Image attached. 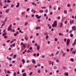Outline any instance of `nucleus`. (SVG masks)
<instances>
[{"instance_id": "obj_22", "label": "nucleus", "mask_w": 76, "mask_h": 76, "mask_svg": "<svg viewBox=\"0 0 76 76\" xmlns=\"http://www.w3.org/2000/svg\"><path fill=\"white\" fill-rule=\"evenodd\" d=\"M70 60H71V61H72V62H73V61H74V59H73V58H71L70 59Z\"/></svg>"}, {"instance_id": "obj_32", "label": "nucleus", "mask_w": 76, "mask_h": 76, "mask_svg": "<svg viewBox=\"0 0 76 76\" xmlns=\"http://www.w3.org/2000/svg\"><path fill=\"white\" fill-rule=\"evenodd\" d=\"M25 12H23L22 13V15H25Z\"/></svg>"}, {"instance_id": "obj_16", "label": "nucleus", "mask_w": 76, "mask_h": 76, "mask_svg": "<svg viewBox=\"0 0 76 76\" xmlns=\"http://www.w3.org/2000/svg\"><path fill=\"white\" fill-rule=\"evenodd\" d=\"M17 75V73L16 72H15L14 73L13 75L14 76H16Z\"/></svg>"}, {"instance_id": "obj_3", "label": "nucleus", "mask_w": 76, "mask_h": 76, "mask_svg": "<svg viewBox=\"0 0 76 76\" xmlns=\"http://www.w3.org/2000/svg\"><path fill=\"white\" fill-rule=\"evenodd\" d=\"M37 18V19H40L41 18V16H39L38 15H36L35 16ZM39 16V17H38Z\"/></svg>"}, {"instance_id": "obj_49", "label": "nucleus", "mask_w": 76, "mask_h": 76, "mask_svg": "<svg viewBox=\"0 0 76 76\" xmlns=\"http://www.w3.org/2000/svg\"><path fill=\"white\" fill-rule=\"evenodd\" d=\"M12 31L13 32H15V30L14 29H13L12 30Z\"/></svg>"}, {"instance_id": "obj_44", "label": "nucleus", "mask_w": 76, "mask_h": 76, "mask_svg": "<svg viewBox=\"0 0 76 76\" xmlns=\"http://www.w3.org/2000/svg\"><path fill=\"white\" fill-rule=\"evenodd\" d=\"M29 50H32V47H30L29 48Z\"/></svg>"}, {"instance_id": "obj_23", "label": "nucleus", "mask_w": 76, "mask_h": 76, "mask_svg": "<svg viewBox=\"0 0 76 76\" xmlns=\"http://www.w3.org/2000/svg\"><path fill=\"white\" fill-rule=\"evenodd\" d=\"M67 10H65L64 11V13H65V14H67Z\"/></svg>"}, {"instance_id": "obj_31", "label": "nucleus", "mask_w": 76, "mask_h": 76, "mask_svg": "<svg viewBox=\"0 0 76 76\" xmlns=\"http://www.w3.org/2000/svg\"><path fill=\"white\" fill-rule=\"evenodd\" d=\"M5 23H4L1 25V26H3L4 25H5Z\"/></svg>"}, {"instance_id": "obj_27", "label": "nucleus", "mask_w": 76, "mask_h": 76, "mask_svg": "<svg viewBox=\"0 0 76 76\" xmlns=\"http://www.w3.org/2000/svg\"><path fill=\"white\" fill-rule=\"evenodd\" d=\"M4 38H5V39H6L7 38V36H4Z\"/></svg>"}, {"instance_id": "obj_36", "label": "nucleus", "mask_w": 76, "mask_h": 76, "mask_svg": "<svg viewBox=\"0 0 76 76\" xmlns=\"http://www.w3.org/2000/svg\"><path fill=\"white\" fill-rule=\"evenodd\" d=\"M32 72H31L30 73H29V76H31L32 75Z\"/></svg>"}, {"instance_id": "obj_53", "label": "nucleus", "mask_w": 76, "mask_h": 76, "mask_svg": "<svg viewBox=\"0 0 76 76\" xmlns=\"http://www.w3.org/2000/svg\"><path fill=\"white\" fill-rule=\"evenodd\" d=\"M66 44H67V46H69V42H66Z\"/></svg>"}, {"instance_id": "obj_5", "label": "nucleus", "mask_w": 76, "mask_h": 76, "mask_svg": "<svg viewBox=\"0 0 76 76\" xmlns=\"http://www.w3.org/2000/svg\"><path fill=\"white\" fill-rule=\"evenodd\" d=\"M12 25L10 24L9 26V27L8 28V31H10V28H12Z\"/></svg>"}, {"instance_id": "obj_62", "label": "nucleus", "mask_w": 76, "mask_h": 76, "mask_svg": "<svg viewBox=\"0 0 76 76\" xmlns=\"http://www.w3.org/2000/svg\"><path fill=\"white\" fill-rule=\"evenodd\" d=\"M63 69H66V67L65 66H64L63 67Z\"/></svg>"}, {"instance_id": "obj_37", "label": "nucleus", "mask_w": 76, "mask_h": 76, "mask_svg": "<svg viewBox=\"0 0 76 76\" xmlns=\"http://www.w3.org/2000/svg\"><path fill=\"white\" fill-rule=\"evenodd\" d=\"M7 3H10V2H11V1H10V0H7Z\"/></svg>"}, {"instance_id": "obj_33", "label": "nucleus", "mask_w": 76, "mask_h": 76, "mask_svg": "<svg viewBox=\"0 0 76 76\" xmlns=\"http://www.w3.org/2000/svg\"><path fill=\"white\" fill-rule=\"evenodd\" d=\"M28 24V23L26 22L25 24H24L25 26H26Z\"/></svg>"}, {"instance_id": "obj_14", "label": "nucleus", "mask_w": 76, "mask_h": 76, "mask_svg": "<svg viewBox=\"0 0 76 76\" xmlns=\"http://www.w3.org/2000/svg\"><path fill=\"white\" fill-rule=\"evenodd\" d=\"M23 76H26V75H27L26 74V73H24L23 74Z\"/></svg>"}, {"instance_id": "obj_54", "label": "nucleus", "mask_w": 76, "mask_h": 76, "mask_svg": "<svg viewBox=\"0 0 76 76\" xmlns=\"http://www.w3.org/2000/svg\"><path fill=\"white\" fill-rule=\"evenodd\" d=\"M55 41H58V39L57 38H56L55 39Z\"/></svg>"}, {"instance_id": "obj_29", "label": "nucleus", "mask_w": 76, "mask_h": 76, "mask_svg": "<svg viewBox=\"0 0 76 76\" xmlns=\"http://www.w3.org/2000/svg\"><path fill=\"white\" fill-rule=\"evenodd\" d=\"M54 69H57V66H55L54 67Z\"/></svg>"}, {"instance_id": "obj_4", "label": "nucleus", "mask_w": 76, "mask_h": 76, "mask_svg": "<svg viewBox=\"0 0 76 76\" xmlns=\"http://www.w3.org/2000/svg\"><path fill=\"white\" fill-rule=\"evenodd\" d=\"M72 28L73 31H75V30H76V26H72Z\"/></svg>"}, {"instance_id": "obj_35", "label": "nucleus", "mask_w": 76, "mask_h": 76, "mask_svg": "<svg viewBox=\"0 0 76 76\" xmlns=\"http://www.w3.org/2000/svg\"><path fill=\"white\" fill-rule=\"evenodd\" d=\"M17 35H18V34H17L16 33H14V35L15 37H16Z\"/></svg>"}, {"instance_id": "obj_26", "label": "nucleus", "mask_w": 76, "mask_h": 76, "mask_svg": "<svg viewBox=\"0 0 76 76\" xmlns=\"http://www.w3.org/2000/svg\"><path fill=\"white\" fill-rule=\"evenodd\" d=\"M70 36L71 37H73V34H70Z\"/></svg>"}, {"instance_id": "obj_45", "label": "nucleus", "mask_w": 76, "mask_h": 76, "mask_svg": "<svg viewBox=\"0 0 76 76\" xmlns=\"http://www.w3.org/2000/svg\"><path fill=\"white\" fill-rule=\"evenodd\" d=\"M39 56V53H38L37 55V57H38Z\"/></svg>"}, {"instance_id": "obj_15", "label": "nucleus", "mask_w": 76, "mask_h": 76, "mask_svg": "<svg viewBox=\"0 0 76 76\" xmlns=\"http://www.w3.org/2000/svg\"><path fill=\"white\" fill-rule=\"evenodd\" d=\"M9 12V9H7L6 11V13H8Z\"/></svg>"}, {"instance_id": "obj_61", "label": "nucleus", "mask_w": 76, "mask_h": 76, "mask_svg": "<svg viewBox=\"0 0 76 76\" xmlns=\"http://www.w3.org/2000/svg\"><path fill=\"white\" fill-rule=\"evenodd\" d=\"M73 50V48H71V49H70L71 51H72V50Z\"/></svg>"}, {"instance_id": "obj_17", "label": "nucleus", "mask_w": 76, "mask_h": 76, "mask_svg": "<svg viewBox=\"0 0 76 76\" xmlns=\"http://www.w3.org/2000/svg\"><path fill=\"white\" fill-rule=\"evenodd\" d=\"M76 42H75V41H74V43H73L72 45H73V46H75V45H76Z\"/></svg>"}, {"instance_id": "obj_58", "label": "nucleus", "mask_w": 76, "mask_h": 76, "mask_svg": "<svg viewBox=\"0 0 76 76\" xmlns=\"http://www.w3.org/2000/svg\"><path fill=\"white\" fill-rule=\"evenodd\" d=\"M35 46H37V47L38 45V43H36L35 44Z\"/></svg>"}, {"instance_id": "obj_2", "label": "nucleus", "mask_w": 76, "mask_h": 76, "mask_svg": "<svg viewBox=\"0 0 76 76\" xmlns=\"http://www.w3.org/2000/svg\"><path fill=\"white\" fill-rule=\"evenodd\" d=\"M24 39H25V40H26V41H28V35H26Z\"/></svg>"}, {"instance_id": "obj_11", "label": "nucleus", "mask_w": 76, "mask_h": 76, "mask_svg": "<svg viewBox=\"0 0 76 76\" xmlns=\"http://www.w3.org/2000/svg\"><path fill=\"white\" fill-rule=\"evenodd\" d=\"M32 63H35V59H32Z\"/></svg>"}, {"instance_id": "obj_48", "label": "nucleus", "mask_w": 76, "mask_h": 76, "mask_svg": "<svg viewBox=\"0 0 76 76\" xmlns=\"http://www.w3.org/2000/svg\"><path fill=\"white\" fill-rule=\"evenodd\" d=\"M29 10H30V9L28 8L27 9V12H28Z\"/></svg>"}, {"instance_id": "obj_7", "label": "nucleus", "mask_w": 76, "mask_h": 76, "mask_svg": "<svg viewBox=\"0 0 76 76\" xmlns=\"http://www.w3.org/2000/svg\"><path fill=\"white\" fill-rule=\"evenodd\" d=\"M7 59H8V60H10H10H12V58H9V57L8 56H7Z\"/></svg>"}, {"instance_id": "obj_43", "label": "nucleus", "mask_w": 76, "mask_h": 76, "mask_svg": "<svg viewBox=\"0 0 76 76\" xmlns=\"http://www.w3.org/2000/svg\"><path fill=\"white\" fill-rule=\"evenodd\" d=\"M23 42H22L20 43V45H21V46H22V45H23Z\"/></svg>"}, {"instance_id": "obj_39", "label": "nucleus", "mask_w": 76, "mask_h": 76, "mask_svg": "<svg viewBox=\"0 0 76 76\" xmlns=\"http://www.w3.org/2000/svg\"><path fill=\"white\" fill-rule=\"evenodd\" d=\"M13 6H14V4H12L11 5V7H13Z\"/></svg>"}, {"instance_id": "obj_50", "label": "nucleus", "mask_w": 76, "mask_h": 76, "mask_svg": "<svg viewBox=\"0 0 76 76\" xmlns=\"http://www.w3.org/2000/svg\"><path fill=\"white\" fill-rule=\"evenodd\" d=\"M67 23V20L65 21L64 22V23L65 24H66Z\"/></svg>"}, {"instance_id": "obj_60", "label": "nucleus", "mask_w": 76, "mask_h": 76, "mask_svg": "<svg viewBox=\"0 0 76 76\" xmlns=\"http://www.w3.org/2000/svg\"><path fill=\"white\" fill-rule=\"evenodd\" d=\"M4 71L5 73H7V71L6 70V69H5L4 70Z\"/></svg>"}, {"instance_id": "obj_46", "label": "nucleus", "mask_w": 76, "mask_h": 76, "mask_svg": "<svg viewBox=\"0 0 76 76\" xmlns=\"http://www.w3.org/2000/svg\"><path fill=\"white\" fill-rule=\"evenodd\" d=\"M0 5H1V6H3V4H2V3H1V2H0Z\"/></svg>"}, {"instance_id": "obj_40", "label": "nucleus", "mask_w": 76, "mask_h": 76, "mask_svg": "<svg viewBox=\"0 0 76 76\" xmlns=\"http://www.w3.org/2000/svg\"><path fill=\"white\" fill-rule=\"evenodd\" d=\"M38 73H41V71H40V70H39L38 71Z\"/></svg>"}, {"instance_id": "obj_1", "label": "nucleus", "mask_w": 76, "mask_h": 76, "mask_svg": "<svg viewBox=\"0 0 76 76\" xmlns=\"http://www.w3.org/2000/svg\"><path fill=\"white\" fill-rule=\"evenodd\" d=\"M57 21H54L53 24L52 25V26L53 28H54V27L57 26Z\"/></svg>"}, {"instance_id": "obj_52", "label": "nucleus", "mask_w": 76, "mask_h": 76, "mask_svg": "<svg viewBox=\"0 0 76 76\" xmlns=\"http://www.w3.org/2000/svg\"><path fill=\"white\" fill-rule=\"evenodd\" d=\"M72 19H74L75 18V16H74L72 15Z\"/></svg>"}, {"instance_id": "obj_64", "label": "nucleus", "mask_w": 76, "mask_h": 76, "mask_svg": "<svg viewBox=\"0 0 76 76\" xmlns=\"http://www.w3.org/2000/svg\"><path fill=\"white\" fill-rule=\"evenodd\" d=\"M35 3L33 2L32 3V5H35Z\"/></svg>"}, {"instance_id": "obj_47", "label": "nucleus", "mask_w": 76, "mask_h": 76, "mask_svg": "<svg viewBox=\"0 0 76 76\" xmlns=\"http://www.w3.org/2000/svg\"><path fill=\"white\" fill-rule=\"evenodd\" d=\"M56 62H57V63L59 62V60H58V59H57L56 61Z\"/></svg>"}, {"instance_id": "obj_59", "label": "nucleus", "mask_w": 76, "mask_h": 76, "mask_svg": "<svg viewBox=\"0 0 76 76\" xmlns=\"http://www.w3.org/2000/svg\"><path fill=\"white\" fill-rule=\"evenodd\" d=\"M13 42H14V41L13 40H12V41H11L10 42L11 44H12V43H13Z\"/></svg>"}, {"instance_id": "obj_20", "label": "nucleus", "mask_w": 76, "mask_h": 76, "mask_svg": "<svg viewBox=\"0 0 76 76\" xmlns=\"http://www.w3.org/2000/svg\"><path fill=\"white\" fill-rule=\"evenodd\" d=\"M7 21V18H6L4 20V23H5Z\"/></svg>"}, {"instance_id": "obj_25", "label": "nucleus", "mask_w": 76, "mask_h": 76, "mask_svg": "<svg viewBox=\"0 0 76 76\" xmlns=\"http://www.w3.org/2000/svg\"><path fill=\"white\" fill-rule=\"evenodd\" d=\"M7 73H9V74H11V73H12L11 72H10V71H8L7 72Z\"/></svg>"}, {"instance_id": "obj_18", "label": "nucleus", "mask_w": 76, "mask_h": 76, "mask_svg": "<svg viewBox=\"0 0 76 76\" xmlns=\"http://www.w3.org/2000/svg\"><path fill=\"white\" fill-rule=\"evenodd\" d=\"M43 11L42 10H41L39 11V13H43Z\"/></svg>"}, {"instance_id": "obj_9", "label": "nucleus", "mask_w": 76, "mask_h": 76, "mask_svg": "<svg viewBox=\"0 0 76 76\" xmlns=\"http://www.w3.org/2000/svg\"><path fill=\"white\" fill-rule=\"evenodd\" d=\"M41 29V27L39 26H38L36 28V29Z\"/></svg>"}, {"instance_id": "obj_34", "label": "nucleus", "mask_w": 76, "mask_h": 76, "mask_svg": "<svg viewBox=\"0 0 76 76\" xmlns=\"http://www.w3.org/2000/svg\"><path fill=\"white\" fill-rule=\"evenodd\" d=\"M45 12L46 13H47L48 12V9H46V10L45 11Z\"/></svg>"}, {"instance_id": "obj_55", "label": "nucleus", "mask_w": 76, "mask_h": 76, "mask_svg": "<svg viewBox=\"0 0 76 76\" xmlns=\"http://www.w3.org/2000/svg\"><path fill=\"white\" fill-rule=\"evenodd\" d=\"M64 42H66V41H67V39H64Z\"/></svg>"}, {"instance_id": "obj_12", "label": "nucleus", "mask_w": 76, "mask_h": 76, "mask_svg": "<svg viewBox=\"0 0 76 76\" xmlns=\"http://www.w3.org/2000/svg\"><path fill=\"white\" fill-rule=\"evenodd\" d=\"M49 38V36H48L47 35L46 36V40H47V39H48Z\"/></svg>"}, {"instance_id": "obj_24", "label": "nucleus", "mask_w": 76, "mask_h": 76, "mask_svg": "<svg viewBox=\"0 0 76 76\" xmlns=\"http://www.w3.org/2000/svg\"><path fill=\"white\" fill-rule=\"evenodd\" d=\"M59 35H62V36H63V33H59Z\"/></svg>"}, {"instance_id": "obj_30", "label": "nucleus", "mask_w": 76, "mask_h": 76, "mask_svg": "<svg viewBox=\"0 0 76 76\" xmlns=\"http://www.w3.org/2000/svg\"><path fill=\"white\" fill-rule=\"evenodd\" d=\"M16 55H15L13 57V58H16Z\"/></svg>"}, {"instance_id": "obj_19", "label": "nucleus", "mask_w": 76, "mask_h": 76, "mask_svg": "<svg viewBox=\"0 0 76 76\" xmlns=\"http://www.w3.org/2000/svg\"><path fill=\"white\" fill-rule=\"evenodd\" d=\"M65 75H66V76H69V74L67 72H66L65 74Z\"/></svg>"}, {"instance_id": "obj_13", "label": "nucleus", "mask_w": 76, "mask_h": 76, "mask_svg": "<svg viewBox=\"0 0 76 76\" xmlns=\"http://www.w3.org/2000/svg\"><path fill=\"white\" fill-rule=\"evenodd\" d=\"M17 4H18L16 6V7L17 8L18 7H19V4H20L19 3H18Z\"/></svg>"}, {"instance_id": "obj_56", "label": "nucleus", "mask_w": 76, "mask_h": 76, "mask_svg": "<svg viewBox=\"0 0 76 76\" xmlns=\"http://www.w3.org/2000/svg\"><path fill=\"white\" fill-rule=\"evenodd\" d=\"M22 72H23H23H25V70L24 69H23L22 71Z\"/></svg>"}, {"instance_id": "obj_42", "label": "nucleus", "mask_w": 76, "mask_h": 76, "mask_svg": "<svg viewBox=\"0 0 76 76\" xmlns=\"http://www.w3.org/2000/svg\"><path fill=\"white\" fill-rule=\"evenodd\" d=\"M56 7H54L53 8V10H56Z\"/></svg>"}, {"instance_id": "obj_21", "label": "nucleus", "mask_w": 76, "mask_h": 76, "mask_svg": "<svg viewBox=\"0 0 76 76\" xmlns=\"http://www.w3.org/2000/svg\"><path fill=\"white\" fill-rule=\"evenodd\" d=\"M6 35V33H4L2 34V36L3 37H4V36H5V35Z\"/></svg>"}, {"instance_id": "obj_63", "label": "nucleus", "mask_w": 76, "mask_h": 76, "mask_svg": "<svg viewBox=\"0 0 76 76\" xmlns=\"http://www.w3.org/2000/svg\"><path fill=\"white\" fill-rule=\"evenodd\" d=\"M27 53H29L31 52V50H28L27 51Z\"/></svg>"}, {"instance_id": "obj_57", "label": "nucleus", "mask_w": 76, "mask_h": 76, "mask_svg": "<svg viewBox=\"0 0 76 76\" xmlns=\"http://www.w3.org/2000/svg\"><path fill=\"white\" fill-rule=\"evenodd\" d=\"M13 47H15V43H14L12 45Z\"/></svg>"}, {"instance_id": "obj_8", "label": "nucleus", "mask_w": 76, "mask_h": 76, "mask_svg": "<svg viewBox=\"0 0 76 76\" xmlns=\"http://www.w3.org/2000/svg\"><path fill=\"white\" fill-rule=\"evenodd\" d=\"M40 48V46H39V45H38L37 46V50H39Z\"/></svg>"}, {"instance_id": "obj_6", "label": "nucleus", "mask_w": 76, "mask_h": 76, "mask_svg": "<svg viewBox=\"0 0 76 76\" xmlns=\"http://www.w3.org/2000/svg\"><path fill=\"white\" fill-rule=\"evenodd\" d=\"M70 25H72V23H74V20H72V21L71 20H70Z\"/></svg>"}, {"instance_id": "obj_51", "label": "nucleus", "mask_w": 76, "mask_h": 76, "mask_svg": "<svg viewBox=\"0 0 76 76\" xmlns=\"http://www.w3.org/2000/svg\"><path fill=\"white\" fill-rule=\"evenodd\" d=\"M33 13L34 14L35 13H36V10H34V11H33Z\"/></svg>"}, {"instance_id": "obj_41", "label": "nucleus", "mask_w": 76, "mask_h": 76, "mask_svg": "<svg viewBox=\"0 0 76 76\" xmlns=\"http://www.w3.org/2000/svg\"><path fill=\"white\" fill-rule=\"evenodd\" d=\"M58 54H59V51H58L56 53V54L57 55Z\"/></svg>"}, {"instance_id": "obj_28", "label": "nucleus", "mask_w": 76, "mask_h": 76, "mask_svg": "<svg viewBox=\"0 0 76 76\" xmlns=\"http://www.w3.org/2000/svg\"><path fill=\"white\" fill-rule=\"evenodd\" d=\"M49 34L48 33H45V35H49Z\"/></svg>"}, {"instance_id": "obj_38", "label": "nucleus", "mask_w": 76, "mask_h": 76, "mask_svg": "<svg viewBox=\"0 0 76 76\" xmlns=\"http://www.w3.org/2000/svg\"><path fill=\"white\" fill-rule=\"evenodd\" d=\"M70 42V39H68L66 42Z\"/></svg>"}, {"instance_id": "obj_10", "label": "nucleus", "mask_w": 76, "mask_h": 76, "mask_svg": "<svg viewBox=\"0 0 76 76\" xmlns=\"http://www.w3.org/2000/svg\"><path fill=\"white\" fill-rule=\"evenodd\" d=\"M22 61L23 62V64L25 63V61L24 59H23L22 60Z\"/></svg>"}]
</instances>
